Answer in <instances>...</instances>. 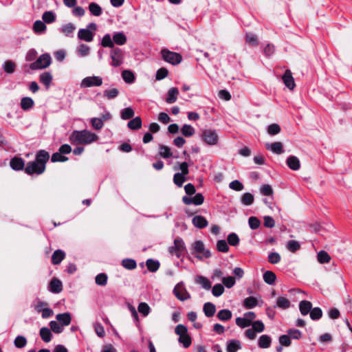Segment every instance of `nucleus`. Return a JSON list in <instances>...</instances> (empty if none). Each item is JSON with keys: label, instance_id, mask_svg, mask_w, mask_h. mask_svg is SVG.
<instances>
[{"label": "nucleus", "instance_id": "obj_1", "mask_svg": "<svg viewBox=\"0 0 352 352\" xmlns=\"http://www.w3.org/2000/svg\"><path fill=\"white\" fill-rule=\"evenodd\" d=\"M50 154L45 150H39L35 156V160L28 162L23 170L29 175H40L43 174L46 168V164L50 160ZM25 164H23V166Z\"/></svg>", "mask_w": 352, "mask_h": 352}, {"label": "nucleus", "instance_id": "obj_18", "mask_svg": "<svg viewBox=\"0 0 352 352\" xmlns=\"http://www.w3.org/2000/svg\"><path fill=\"white\" fill-rule=\"evenodd\" d=\"M113 44L123 45L126 43V36L122 32H116L113 34Z\"/></svg>", "mask_w": 352, "mask_h": 352}, {"label": "nucleus", "instance_id": "obj_64", "mask_svg": "<svg viewBox=\"0 0 352 352\" xmlns=\"http://www.w3.org/2000/svg\"><path fill=\"white\" fill-rule=\"evenodd\" d=\"M249 226L252 230H256L259 228L261 221L256 217H250L248 219Z\"/></svg>", "mask_w": 352, "mask_h": 352}, {"label": "nucleus", "instance_id": "obj_32", "mask_svg": "<svg viewBox=\"0 0 352 352\" xmlns=\"http://www.w3.org/2000/svg\"><path fill=\"white\" fill-rule=\"evenodd\" d=\"M76 30V26L72 23H69L60 28V32L66 36H71L74 30Z\"/></svg>", "mask_w": 352, "mask_h": 352}, {"label": "nucleus", "instance_id": "obj_37", "mask_svg": "<svg viewBox=\"0 0 352 352\" xmlns=\"http://www.w3.org/2000/svg\"><path fill=\"white\" fill-rule=\"evenodd\" d=\"M56 17L53 11H46L43 14L42 19L45 23H52L56 21Z\"/></svg>", "mask_w": 352, "mask_h": 352}, {"label": "nucleus", "instance_id": "obj_45", "mask_svg": "<svg viewBox=\"0 0 352 352\" xmlns=\"http://www.w3.org/2000/svg\"><path fill=\"white\" fill-rule=\"evenodd\" d=\"M101 45L103 47H110L113 48L114 44L113 41V38H111V35L109 34H106L102 38Z\"/></svg>", "mask_w": 352, "mask_h": 352}, {"label": "nucleus", "instance_id": "obj_9", "mask_svg": "<svg viewBox=\"0 0 352 352\" xmlns=\"http://www.w3.org/2000/svg\"><path fill=\"white\" fill-rule=\"evenodd\" d=\"M173 294L181 301H184L190 298V294L183 286L182 283H179L173 289Z\"/></svg>", "mask_w": 352, "mask_h": 352}, {"label": "nucleus", "instance_id": "obj_58", "mask_svg": "<svg viewBox=\"0 0 352 352\" xmlns=\"http://www.w3.org/2000/svg\"><path fill=\"white\" fill-rule=\"evenodd\" d=\"M281 131L280 126L278 124H272L267 127V133L270 135H275L279 133Z\"/></svg>", "mask_w": 352, "mask_h": 352}, {"label": "nucleus", "instance_id": "obj_24", "mask_svg": "<svg viewBox=\"0 0 352 352\" xmlns=\"http://www.w3.org/2000/svg\"><path fill=\"white\" fill-rule=\"evenodd\" d=\"M65 253L61 250H56L52 256V263L54 265H58L65 258Z\"/></svg>", "mask_w": 352, "mask_h": 352}, {"label": "nucleus", "instance_id": "obj_56", "mask_svg": "<svg viewBox=\"0 0 352 352\" xmlns=\"http://www.w3.org/2000/svg\"><path fill=\"white\" fill-rule=\"evenodd\" d=\"M217 249L219 252H228L229 251V246L228 245V242L225 240H219L217 243Z\"/></svg>", "mask_w": 352, "mask_h": 352}, {"label": "nucleus", "instance_id": "obj_13", "mask_svg": "<svg viewBox=\"0 0 352 352\" xmlns=\"http://www.w3.org/2000/svg\"><path fill=\"white\" fill-rule=\"evenodd\" d=\"M49 290L54 294H59L63 290L62 282L56 277L52 278L49 284Z\"/></svg>", "mask_w": 352, "mask_h": 352}, {"label": "nucleus", "instance_id": "obj_43", "mask_svg": "<svg viewBox=\"0 0 352 352\" xmlns=\"http://www.w3.org/2000/svg\"><path fill=\"white\" fill-rule=\"evenodd\" d=\"M122 77L125 82L129 84L133 83L135 80L134 74L130 70H124L122 72Z\"/></svg>", "mask_w": 352, "mask_h": 352}, {"label": "nucleus", "instance_id": "obj_34", "mask_svg": "<svg viewBox=\"0 0 352 352\" xmlns=\"http://www.w3.org/2000/svg\"><path fill=\"white\" fill-rule=\"evenodd\" d=\"M160 152L159 154L162 157L167 159L170 157H173V153L171 152L170 148L165 145L160 144L159 146Z\"/></svg>", "mask_w": 352, "mask_h": 352}, {"label": "nucleus", "instance_id": "obj_22", "mask_svg": "<svg viewBox=\"0 0 352 352\" xmlns=\"http://www.w3.org/2000/svg\"><path fill=\"white\" fill-rule=\"evenodd\" d=\"M312 309V303L309 300H302L299 303V310L302 316L310 314Z\"/></svg>", "mask_w": 352, "mask_h": 352}, {"label": "nucleus", "instance_id": "obj_33", "mask_svg": "<svg viewBox=\"0 0 352 352\" xmlns=\"http://www.w3.org/2000/svg\"><path fill=\"white\" fill-rule=\"evenodd\" d=\"M147 269L151 272H155L158 270L160 263L158 261L153 258H148L146 262Z\"/></svg>", "mask_w": 352, "mask_h": 352}, {"label": "nucleus", "instance_id": "obj_51", "mask_svg": "<svg viewBox=\"0 0 352 352\" xmlns=\"http://www.w3.org/2000/svg\"><path fill=\"white\" fill-rule=\"evenodd\" d=\"M227 240H228V243L232 246L238 245L239 243V241H240L238 235L234 232H232V233L229 234L227 237Z\"/></svg>", "mask_w": 352, "mask_h": 352}, {"label": "nucleus", "instance_id": "obj_6", "mask_svg": "<svg viewBox=\"0 0 352 352\" xmlns=\"http://www.w3.org/2000/svg\"><path fill=\"white\" fill-rule=\"evenodd\" d=\"M161 54L166 62L173 65H178L182 60V57L179 53L171 52L166 49L162 50Z\"/></svg>", "mask_w": 352, "mask_h": 352}, {"label": "nucleus", "instance_id": "obj_49", "mask_svg": "<svg viewBox=\"0 0 352 352\" xmlns=\"http://www.w3.org/2000/svg\"><path fill=\"white\" fill-rule=\"evenodd\" d=\"M108 276L104 273L98 274L95 278L96 284L100 286H105L107 283Z\"/></svg>", "mask_w": 352, "mask_h": 352}, {"label": "nucleus", "instance_id": "obj_17", "mask_svg": "<svg viewBox=\"0 0 352 352\" xmlns=\"http://www.w3.org/2000/svg\"><path fill=\"white\" fill-rule=\"evenodd\" d=\"M241 349V344L239 340H236V339L230 340L226 343L227 352H237V351Z\"/></svg>", "mask_w": 352, "mask_h": 352}, {"label": "nucleus", "instance_id": "obj_5", "mask_svg": "<svg viewBox=\"0 0 352 352\" xmlns=\"http://www.w3.org/2000/svg\"><path fill=\"white\" fill-rule=\"evenodd\" d=\"M186 251L185 243L180 237L175 239L173 245L168 248V252L171 255H175L178 258H180Z\"/></svg>", "mask_w": 352, "mask_h": 352}, {"label": "nucleus", "instance_id": "obj_59", "mask_svg": "<svg viewBox=\"0 0 352 352\" xmlns=\"http://www.w3.org/2000/svg\"><path fill=\"white\" fill-rule=\"evenodd\" d=\"M245 41L248 43L252 45H258V38L256 34L253 33H247L245 36Z\"/></svg>", "mask_w": 352, "mask_h": 352}, {"label": "nucleus", "instance_id": "obj_44", "mask_svg": "<svg viewBox=\"0 0 352 352\" xmlns=\"http://www.w3.org/2000/svg\"><path fill=\"white\" fill-rule=\"evenodd\" d=\"M122 265L126 270H134L137 267L136 261L133 258H124L122 261Z\"/></svg>", "mask_w": 352, "mask_h": 352}, {"label": "nucleus", "instance_id": "obj_30", "mask_svg": "<svg viewBox=\"0 0 352 352\" xmlns=\"http://www.w3.org/2000/svg\"><path fill=\"white\" fill-rule=\"evenodd\" d=\"M272 342L271 338L267 335H262L260 336L258 345L261 349H266L270 346Z\"/></svg>", "mask_w": 352, "mask_h": 352}, {"label": "nucleus", "instance_id": "obj_3", "mask_svg": "<svg viewBox=\"0 0 352 352\" xmlns=\"http://www.w3.org/2000/svg\"><path fill=\"white\" fill-rule=\"evenodd\" d=\"M191 253L196 254V257L199 259H202L203 258H208L211 256L210 250L205 248L203 241L200 240L195 241L192 243Z\"/></svg>", "mask_w": 352, "mask_h": 352}, {"label": "nucleus", "instance_id": "obj_47", "mask_svg": "<svg viewBox=\"0 0 352 352\" xmlns=\"http://www.w3.org/2000/svg\"><path fill=\"white\" fill-rule=\"evenodd\" d=\"M276 305L280 309H286L290 307V302L287 298L280 296L277 298Z\"/></svg>", "mask_w": 352, "mask_h": 352}, {"label": "nucleus", "instance_id": "obj_60", "mask_svg": "<svg viewBox=\"0 0 352 352\" xmlns=\"http://www.w3.org/2000/svg\"><path fill=\"white\" fill-rule=\"evenodd\" d=\"M68 160V157L63 155L59 151L52 154L51 157V161L52 162H63Z\"/></svg>", "mask_w": 352, "mask_h": 352}, {"label": "nucleus", "instance_id": "obj_63", "mask_svg": "<svg viewBox=\"0 0 352 352\" xmlns=\"http://www.w3.org/2000/svg\"><path fill=\"white\" fill-rule=\"evenodd\" d=\"M15 67L16 65L11 60L6 61L3 65L4 71L8 74L13 73L14 72Z\"/></svg>", "mask_w": 352, "mask_h": 352}, {"label": "nucleus", "instance_id": "obj_46", "mask_svg": "<svg viewBox=\"0 0 352 352\" xmlns=\"http://www.w3.org/2000/svg\"><path fill=\"white\" fill-rule=\"evenodd\" d=\"M254 196L250 192H245L241 196V201L245 206H250L254 202Z\"/></svg>", "mask_w": 352, "mask_h": 352}, {"label": "nucleus", "instance_id": "obj_26", "mask_svg": "<svg viewBox=\"0 0 352 352\" xmlns=\"http://www.w3.org/2000/svg\"><path fill=\"white\" fill-rule=\"evenodd\" d=\"M203 311L206 317L210 318L214 315L216 307L213 303L208 302L204 305Z\"/></svg>", "mask_w": 352, "mask_h": 352}, {"label": "nucleus", "instance_id": "obj_40", "mask_svg": "<svg viewBox=\"0 0 352 352\" xmlns=\"http://www.w3.org/2000/svg\"><path fill=\"white\" fill-rule=\"evenodd\" d=\"M317 258L318 262L322 264L329 263L331 258L330 255L324 250H321L318 253Z\"/></svg>", "mask_w": 352, "mask_h": 352}, {"label": "nucleus", "instance_id": "obj_57", "mask_svg": "<svg viewBox=\"0 0 352 352\" xmlns=\"http://www.w3.org/2000/svg\"><path fill=\"white\" fill-rule=\"evenodd\" d=\"M178 341L179 343L182 344L185 348L189 347L192 343L191 338L188 333L179 336Z\"/></svg>", "mask_w": 352, "mask_h": 352}, {"label": "nucleus", "instance_id": "obj_28", "mask_svg": "<svg viewBox=\"0 0 352 352\" xmlns=\"http://www.w3.org/2000/svg\"><path fill=\"white\" fill-rule=\"evenodd\" d=\"M195 283L201 285V287L206 290L211 288V282L205 276L201 275L197 276L195 278Z\"/></svg>", "mask_w": 352, "mask_h": 352}, {"label": "nucleus", "instance_id": "obj_21", "mask_svg": "<svg viewBox=\"0 0 352 352\" xmlns=\"http://www.w3.org/2000/svg\"><path fill=\"white\" fill-rule=\"evenodd\" d=\"M287 165L293 170H298L300 168V163L298 158L296 156L291 155L287 159Z\"/></svg>", "mask_w": 352, "mask_h": 352}, {"label": "nucleus", "instance_id": "obj_35", "mask_svg": "<svg viewBox=\"0 0 352 352\" xmlns=\"http://www.w3.org/2000/svg\"><path fill=\"white\" fill-rule=\"evenodd\" d=\"M120 91L116 88L108 89L103 91V96L108 100H112L118 97Z\"/></svg>", "mask_w": 352, "mask_h": 352}, {"label": "nucleus", "instance_id": "obj_20", "mask_svg": "<svg viewBox=\"0 0 352 352\" xmlns=\"http://www.w3.org/2000/svg\"><path fill=\"white\" fill-rule=\"evenodd\" d=\"M192 224L199 229L206 228L208 225V222L206 219L201 215H197L193 217L192 220Z\"/></svg>", "mask_w": 352, "mask_h": 352}, {"label": "nucleus", "instance_id": "obj_52", "mask_svg": "<svg viewBox=\"0 0 352 352\" xmlns=\"http://www.w3.org/2000/svg\"><path fill=\"white\" fill-rule=\"evenodd\" d=\"M186 175L181 174L179 173H177L173 176V182L175 185L179 187H182L184 182L186 181Z\"/></svg>", "mask_w": 352, "mask_h": 352}, {"label": "nucleus", "instance_id": "obj_48", "mask_svg": "<svg viewBox=\"0 0 352 352\" xmlns=\"http://www.w3.org/2000/svg\"><path fill=\"white\" fill-rule=\"evenodd\" d=\"M286 248L292 252H296L300 248V244L298 241L295 240H290L287 241Z\"/></svg>", "mask_w": 352, "mask_h": 352}, {"label": "nucleus", "instance_id": "obj_41", "mask_svg": "<svg viewBox=\"0 0 352 352\" xmlns=\"http://www.w3.org/2000/svg\"><path fill=\"white\" fill-rule=\"evenodd\" d=\"M135 112L131 107H126L121 110L120 117L122 120H129L134 116Z\"/></svg>", "mask_w": 352, "mask_h": 352}, {"label": "nucleus", "instance_id": "obj_61", "mask_svg": "<svg viewBox=\"0 0 352 352\" xmlns=\"http://www.w3.org/2000/svg\"><path fill=\"white\" fill-rule=\"evenodd\" d=\"M91 126L94 129H96V130H100L101 129L103 126H104V123H103V120L101 118H93L91 119Z\"/></svg>", "mask_w": 352, "mask_h": 352}, {"label": "nucleus", "instance_id": "obj_39", "mask_svg": "<svg viewBox=\"0 0 352 352\" xmlns=\"http://www.w3.org/2000/svg\"><path fill=\"white\" fill-rule=\"evenodd\" d=\"M232 312L229 309H221L217 314V318L221 321H228L232 318Z\"/></svg>", "mask_w": 352, "mask_h": 352}, {"label": "nucleus", "instance_id": "obj_53", "mask_svg": "<svg viewBox=\"0 0 352 352\" xmlns=\"http://www.w3.org/2000/svg\"><path fill=\"white\" fill-rule=\"evenodd\" d=\"M10 166L13 170H22V160L19 157H14L10 161Z\"/></svg>", "mask_w": 352, "mask_h": 352}, {"label": "nucleus", "instance_id": "obj_14", "mask_svg": "<svg viewBox=\"0 0 352 352\" xmlns=\"http://www.w3.org/2000/svg\"><path fill=\"white\" fill-rule=\"evenodd\" d=\"M285 85L290 90L294 89L295 87L294 79L290 70L287 69L282 77Z\"/></svg>", "mask_w": 352, "mask_h": 352}, {"label": "nucleus", "instance_id": "obj_55", "mask_svg": "<svg viewBox=\"0 0 352 352\" xmlns=\"http://www.w3.org/2000/svg\"><path fill=\"white\" fill-rule=\"evenodd\" d=\"M138 311L142 314L144 316H147L150 311L151 308L148 305L146 302H140L138 307Z\"/></svg>", "mask_w": 352, "mask_h": 352}, {"label": "nucleus", "instance_id": "obj_7", "mask_svg": "<svg viewBox=\"0 0 352 352\" xmlns=\"http://www.w3.org/2000/svg\"><path fill=\"white\" fill-rule=\"evenodd\" d=\"M201 140L208 145H215L218 142L219 137L214 130L206 129L201 133Z\"/></svg>", "mask_w": 352, "mask_h": 352}, {"label": "nucleus", "instance_id": "obj_36", "mask_svg": "<svg viewBox=\"0 0 352 352\" xmlns=\"http://www.w3.org/2000/svg\"><path fill=\"white\" fill-rule=\"evenodd\" d=\"M47 28L46 25L43 21L37 20L34 23L33 30L36 34H41L45 32Z\"/></svg>", "mask_w": 352, "mask_h": 352}, {"label": "nucleus", "instance_id": "obj_31", "mask_svg": "<svg viewBox=\"0 0 352 352\" xmlns=\"http://www.w3.org/2000/svg\"><path fill=\"white\" fill-rule=\"evenodd\" d=\"M88 8L90 13L95 16H99L102 14V8L95 2L90 3Z\"/></svg>", "mask_w": 352, "mask_h": 352}, {"label": "nucleus", "instance_id": "obj_12", "mask_svg": "<svg viewBox=\"0 0 352 352\" xmlns=\"http://www.w3.org/2000/svg\"><path fill=\"white\" fill-rule=\"evenodd\" d=\"M38 80L39 82L43 84L45 89L47 90L52 83L53 76L50 72H43L40 74Z\"/></svg>", "mask_w": 352, "mask_h": 352}, {"label": "nucleus", "instance_id": "obj_38", "mask_svg": "<svg viewBox=\"0 0 352 352\" xmlns=\"http://www.w3.org/2000/svg\"><path fill=\"white\" fill-rule=\"evenodd\" d=\"M258 304L257 299L254 296H250L243 300V306L246 309H253Z\"/></svg>", "mask_w": 352, "mask_h": 352}, {"label": "nucleus", "instance_id": "obj_15", "mask_svg": "<svg viewBox=\"0 0 352 352\" xmlns=\"http://www.w3.org/2000/svg\"><path fill=\"white\" fill-rule=\"evenodd\" d=\"M265 148L267 150H269L272 153L278 155L281 154L284 152L283 145L280 142L267 143L265 144Z\"/></svg>", "mask_w": 352, "mask_h": 352}, {"label": "nucleus", "instance_id": "obj_2", "mask_svg": "<svg viewBox=\"0 0 352 352\" xmlns=\"http://www.w3.org/2000/svg\"><path fill=\"white\" fill-rule=\"evenodd\" d=\"M72 144H89L98 140V136L88 130L74 131L69 137Z\"/></svg>", "mask_w": 352, "mask_h": 352}, {"label": "nucleus", "instance_id": "obj_62", "mask_svg": "<svg viewBox=\"0 0 352 352\" xmlns=\"http://www.w3.org/2000/svg\"><path fill=\"white\" fill-rule=\"evenodd\" d=\"M224 292V287L221 284H216L213 286L212 293L214 296L219 297Z\"/></svg>", "mask_w": 352, "mask_h": 352}, {"label": "nucleus", "instance_id": "obj_23", "mask_svg": "<svg viewBox=\"0 0 352 352\" xmlns=\"http://www.w3.org/2000/svg\"><path fill=\"white\" fill-rule=\"evenodd\" d=\"M179 94V90L176 87L170 88L166 98V102L168 104H172L176 102L177 96Z\"/></svg>", "mask_w": 352, "mask_h": 352}, {"label": "nucleus", "instance_id": "obj_4", "mask_svg": "<svg viewBox=\"0 0 352 352\" xmlns=\"http://www.w3.org/2000/svg\"><path fill=\"white\" fill-rule=\"evenodd\" d=\"M52 63V58L48 53L41 55L35 61L32 63L29 67L32 70L44 69Z\"/></svg>", "mask_w": 352, "mask_h": 352}, {"label": "nucleus", "instance_id": "obj_19", "mask_svg": "<svg viewBox=\"0 0 352 352\" xmlns=\"http://www.w3.org/2000/svg\"><path fill=\"white\" fill-rule=\"evenodd\" d=\"M58 322L63 326H68L71 323L72 317L69 312L58 314L56 316Z\"/></svg>", "mask_w": 352, "mask_h": 352}, {"label": "nucleus", "instance_id": "obj_11", "mask_svg": "<svg viewBox=\"0 0 352 352\" xmlns=\"http://www.w3.org/2000/svg\"><path fill=\"white\" fill-rule=\"evenodd\" d=\"M182 201L186 205L194 204L195 206L201 205L204 201V197L201 193H197L194 197L184 196Z\"/></svg>", "mask_w": 352, "mask_h": 352}, {"label": "nucleus", "instance_id": "obj_27", "mask_svg": "<svg viewBox=\"0 0 352 352\" xmlns=\"http://www.w3.org/2000/svg\"><path fill=\"white\" fill-rule=\"evenodd\" d=\"M263 278L264 281L270 285H274L276 280V274L272 271L270 270L266 271L263 274Z\"/></svg>", "mask_w": 352, "mask_h": 352}, {"label": "nucleus", "instance_id": "obj_50", "mask_svg": "<svg viewBox=\"0 0 352 352\" xmlns=\"http://www.w3.org/2000/svg\"><path fill=\"white\" fill-rule=\"evenodd\" d=\"M309 315L311 320H318L322 316V311L320 307H314L311 309Z\"/></svg>", "mask_w": 352, "mask_h": 352}, {"label": "nucleus", "instance_id": "obj_25", "mask_svg": "<svg viewBox=\"0 0 352 352\" xmlns=\"http://www.w3.org/2000/svg\"><path fill=\"white\" fill-rule=\"evenodd\" d=\"M39 335L45 342H50L52 340V333L51 329L46 327L41 328Z\"/></svg>", "mask_w": 352, "mask_h": 352}, {"label": "nucleus", "instance_id": "obj_54", "mask_svg": "<svg viewBox=\"0 0 352 352\" xmlns=\"http://www.w3.org/2000/svg\"><path fill=\"white\" fill-rule=\"evenodd\" d=\"M49 324L51 331H52L55 333H60L63 331V327L56 321L52 320L50 322Z\"/></svg>", "mask_w": 352, "mask_h": 352}, {"label": "nucleus", "instance_id": "obj_29", "mask_svg": "<svg viewBox=\"0 0 352 352\" xmlns=\"http://www.w3.org/2000/svg\"><path fill=\"white\" fill-rule=\"evenodd\" d=\"M142 122L140 116L131 120L127 124V126L131 130H138L142 127Z\"/></svg>", "mask_w": 352, "mask_h": 352}, {"label": "nucleus", "instance_id": "obj_10", "mask_svg": "<svg viewBox=\"0 0 352 352\" xmlns=\"http://www.w3.org/2000/svg\"><path fill=\"white\" fill-rule=\"evenodd\" d=\"M110 56L112 59V66L117 67L122 65L123 53L121 49L119 47H113L111 51Z\"/></svg>", "mask_w": 352, "mask_h": 352}, {"label": "nucleus", "instance_id": "obj_8", "mask_svg": "<svg viewBox=\"0 0 352 352\" xmlns=\"http://www.w3.org/2000/svg\"><path fill=\"white\" fill-rule=\"evenodd\" d=\"M102 84V78L100 76H92L84 78L80 82L81 88L99 87Z\"/></svg>", "mask_w": 352, "mask_h": 352}, {"label": "nucleus", "instance_id": "obj_16", "mask_svg": "<svg viewBox=\"0 0 352 352\" xmlns=\"http://www.w3.org/2000/svg\"><path fill=\"white\" fill-rule=\"evenodd\" d=\"M78 37L82 41L91 42L94 39V34L90 30L82 28L78 32Z\"/></svg>", "mask_w": 352, "mask_h": 352}, {"label": "nucleus", "instance_id": "obj_42", "mask_svg": "<svg viewBox=\"0 0 352 352\" xmlns=\"http://www.w3.org/2000/svg\"><path fill=\"white\" fill-rule=\"evenodd\" d=\"M181 133L184 136L188 138L192 136L195 133V130L191 125L186 124L182 127Z\"/></svg>", "mask_w": 352, "mask_h": 352}]
</instances>
